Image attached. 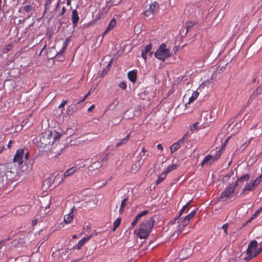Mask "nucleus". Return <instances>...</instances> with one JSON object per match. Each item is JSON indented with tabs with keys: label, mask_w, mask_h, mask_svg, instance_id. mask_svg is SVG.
Here are the masks:
<instances>
[{
	"label": "nucleus",
	"mask_w": 262,
	"mask_h": 262,
	"mask_svg": "<svg viewBox=\"0 0 262 262\" xmlns=\"http://www.w3.org/2000/svg\"><path fill=\"white\" fill-rule=\"evenodd\" d=\"M154 224L155 220L151 217L143 221L139 225L137 235L141 239L146 238L149 235Z\"/></svg>",
	"instance_id": "nucleus-1"
},
{
	"label": "nucleus",
	"mask_w": 262,
	"mask_h": 262,
	"mask_svg": "<svg viewBox=\"0 0 262 262\" xmlns=\"http://www.w3.org/2000/svg\"><path fill=\"white\" fill-rule=\"evenodd\" d=\"M11 163L0 164V184L8 182L14 178L15 173L12 171Z\"/></svg>",
	"instance_id": "nucleus-2"
},
{
	"label": "nucleus",
	"mask_w": 262,
	"mask_h": 262,
	"mask_svg": "<svg viewBox=\"0 0 262 262\" xmlns=\"http://www.w3.org/2000/svg\"><path fill=\"white\" fill-rule=\"evenodd\" d=\"M257 247V242L256 241L253 240L250 242L246 250V256L245 257L246 261H250L252 258L256 257L262 252V246L261 245L258 249H256Z\"/></svg>",
	"instance_id": "nucleus-3"
},
{
	"label": "nucleus",
	"mask_w": 262,
	"mask_h": 262,
	"mask_svg": "<svg viewBox=\"0 0 262 262\" xmlns=\"http://www.w3.org/2000/svg\"><path fill=\"white\" fill-rule=\"evenodd\" d=\"M154 55L158 59L164 61L166 58L171 57V54L170 50L166 48L165 44L162 43L155 52Z\"/></svg>",
	"instance_id": "nucleus-4"
},
{
	"label": "nucleus",
	"mask_w": 262,
	"mask_h": 262,
	"mask_svg": "<svg viewBox=\"0 0 262 262\" xmlns=\"http://www.w3.org/2000/svg\"><path fill=\"white\" fill-rule=\"evenodd\" d=\"M237 194L234 191V187L232 184L227 186L224 190L221 193L219 200L226 201L230 199Z\"/></svg>",
	"instance_id": "nucleus-5"
},
{
	"label": "nucleus",
	"mask_w": 262,
	"mask_h": 262,
	"mask_svg": "<svg viewBox=\"0 0 262 262\" xmlns=\"http://www.w3.org/2000/svg\"><path fill=\"white\" fill-rule=\"evenodd\" d=\"M262 180V174L258 177L254 181L247 184L243 189V192H245L247 191H253L260 183Z\"/></svg>",
	"instance_id": "nucleus-6"
},
{
	"label": "nucleus",
	"mask_w": 262,
	"mask_h": 262,
	"mask_svg": "<svg viewBox=\"0 0 262 262\" xmlns=\"http://www.w3.org/2000/svg\"><path fill=\"white\" fill-rule=\"evenodd\" d=\"M25 148L18 149L13 158V162L17 163L18 165L21 166L24 163L23 157L25 154Z\"/></svg>",
	"instance_id": "nucleus-7"
},
{
	"label": "nucleus",
	"mask_w": 262,
	"mask_h": 262,
	"mask_svg": "<svg viewBox=\"0 0 262 262\" xmlns=\"http://www.w3.org/2000/svg\"><path fill=\"white\" fill-rule=\"evenodd\" d=\"M51 133H50L48 135L46 134V135L41 136L38 143V146L40 147H45L49 145L52 144L53 141H51Z\"/></svg>",
	"instance_id": "nucleus-8"
},
{
	"label": "nucleus",
	"mask_w": 262,
	"mask_h": 262,
	"mask_svg": "<svg viewBox=\"0 0 262 262\" xmlns=\"http://www.w3.org/2000/svg\"><path fill=\"white\" fill-rule=\"evenodd\" d=\"M222 150L219 149L216 151V153L214 157H213L212 155H208L206 156L203 159V161L202 162L201 165L203 166L204 165H205L206 164H210L212 162H213L214 161V160H217L220 158L222 154Z\"/></svg>",
	"instance_id": "nucleus-9"
},
{
	"label": "nucleus",
	"mask_w": 262,
	"mask_h": 262,
	"mask_svg": "<svg viewBox=\"0 0 262 262\" xmlns=\"http://www.w3.org/2000/svg\"><path fill=\"white\" fill-rule=\"evenodd\" d=\"M60 2L61 1L57 2L54 9L55 14L57 16H60L63 15L66 11V7L63 6L64 2L63 1L62 3Z\"/></svg>",
	"instance_id": "nucleus-10"
},
{
	"label": "nucleus",
	"mask_w": 262,
	"mask_h": 262,
	"mask_svg": "<svg viewBox=\"0 0 262 262\" xmlns=\"http://www.w3.org/2000/svg\"><path fill=\"white\" fill-rule=\"evenodd\" d=\"M186 137L187 136L185 135L182 139L174 143L170 146V149L171 154L178 150L181 147V146L185 143Z\"/></svg>",
	"instance_id": "nucleus-11"
},
{
	"label": "nucleus",
	"mask_w": 262,
	"mask_h": 262,
	"mask_svg": "<svg viewBox=\"0 0 262 262\" xmlns=\"http://www.w3.org/2000/svg\"><path fill=\"white\" fill-rule=\"evenodd\" d=\"M196 213V210H194L191 213L185 216L183 219H180V221H182V226L185 227L187 226L189 223L190 221L192 220L195 216Z\"/></svg>",
	"instance_id": "nucleus-12"
},
{
	"label": "nucleus",
	"mask_w": 262,
	"mask_h": 262,
	"mask_svg": "<svg viewBox=\"0 0 262 262\" xmlns=\"http://www.w3.org/2000/svg\"><path fill=\"white\" fill-rule=\"evenodd\" d=\"M159 4L157 3L156 1H155L151 4H150L149 6L146 8L144 12V14L147 16H150L151 15L153 14L156 8H158Z\"/></svg>",
	"instance_id": "nucleus-13"
},
{
	"label": "nucleus",
	"mask_w": 262,
	"mask_h": 262,
	"mask_svg": "<svg viewBox=\"0 0 262 262\" xmlns=\"http://www.w3.org/2000/svg\"><path fill=\"white\" fill-rule=\"evenodd\" d=\"M192 253V249L190 248H186L182 249L179 252V258L183 260L188 258Z\"/></svg>",
	"instance_id": "nucleus-14"
},
{
	"label": "nucleus",
	"mask_w": 262,
	"mask_h": 262,
	"mask_svg": "<svg viewBox=\"0 0 262 262\" xmlns=\"http://www.w3.org/2000/svg\"><path fill=\"white\" fill-rule=\"evenodd\" d=\"M151 50L152 45L148 44L145 46L144 50L142 51L141 55L145 62L146 61L147 54H148L150 57L152 56V52L151 51Z\"/></svg>",
	"instance_id": "nucleus-15"
},
{
	"label": "nucleus",
	"mask_w": 262,
	"mask_h": 262,
	"mask_svg": "<svg viewBox=\"0 0 262 262\" xmlns=\"http://www.w3.org/2000/svg\"><path fill=\"white\" fill-rule=\"evenodd\" d=\"M148 213V211H147V210H143V211H142L140 212L135 216V219H134V220L132 222V223H131L132 226V227L135 226L137 224L138 222L140 220V219L142 217L146 215Z\"/></svg>",
	"instance_id": "nucleus-16"
},
{
	"label": "nucleus",
	"mask_w": 262,
	"mask_h": 262,
	"mask_svg": "<svg viewBox=\"0 0 262 262\" xmlns=\"http://www.w3.org/2000/svg\"><path fill=\"white\" fill-rule=\"evenodd\" d=\"M78 169V167L76 166L68 169L64 172L63 177L66 178L73 175Z\"/></svg>",
	"instance_id": "nucleus-17"
},
{
	"label": "nucleus",
	"mask_w": 262,
	"mask_h": 262,
	"mask_svg": "<svg viewBox=\"0 0 262 262\" xmlns=\"http://www.w3.org/2000/svg\"><path fill=\"white\" fill-rule=\"evenodd\" d=\"M92 236V235H90L88 237H83L82 239H81L78 242L76 245L74 247V248L77 249L78 250L80 249L81 247L83 246V245L85 244V243L88 241L91 238Z\"/></svg>",
	"instance_id": "nucleus-18"
},
{
	"label": "nucleus",
	"mask_w": 262,
	"mask_h": 262,
	"mask_svg": "<svg viewBox=\"0 0 262 262\" xmlns=\"http://www.w3.org/2000/svg\"><path fill=\"white\" fill-rule=\"evenodd\" d=\"M116 25V19L114 18L112 19L111 21L110 22L108 25L107 26L106 29L103 32V36L106 34L108 32H110L112 29H113Z\"/></svg>",
	"instance_id": "nucleus-19"
},
{
	"label": "nucleus",
	"mask_w": 262,
	"mask_h": 262,
	"mask_svg": "<svg viewBox=\"0 0 262 262\" xmlns=\"http://www.w3.org/2000/svg\"><path fill=\"white\" fill-rule=\"evenodd\" d=\"M137 72L136 70H133L128 72L127 76L129 80L133 83H135L137 80Z\"/></svg>",
	"instance_id": "nucleus-20"
},
{
	"label": "nucleus",
	"mask_w": 262,
	"mask_h": 262,
	"mask_svg": "<svg viewBox=\"0 0 262 262\" xmlns=\"http://www.w3.org/2000/svg\"><path fill=\"white\" fill-rule=\"evenodd\" d=\"M79 20L78 13L76 10H74L72 12V21L74 25H76Z\"/></svg>",
	"instance_id": "nucleus-21"
},
{
	"label": "nucleus",
	"mask_w": 262,
	"mask_h": 262,
	"mask_svg": "<svg viewBox=\"0 0 262 262\" xmlns=\"http://www.w3.org/2000/svg\"><path fill=\"white\" fill-rule=\"evenodd\" d=\"M130 136V134L129 133L127 134L124 138L121 139V140H119L116 144V146L119 147L122 145L126 144L128 142Z\"/></svg>",
	"instance_id": "nucleus-22"
},
{
	"label": "nucleus",
	"mask_w": 262,
	"mask_h": 262,
	"mask_svg": "<svg viewBox=\"0 0 262 262\" xmlns=\"http://www.w3.org/2000/svg\"><path fill=\"white\" fill-rule=\"evenodd\" d=\"M144 160L142 159L141 158H140L139 160H138L134 165L132 169L133 170L138 171L141 165L143 164Z\"/></svg>",
	"instance_id": "nucleus-23"
},
{
	"label": "nucleus",
	"mask_w": 262,
	"mask_h": 262,
	"mask_svg": "<svg viewBox=\"0 0 262 262\" xmlns=\"http://www.w3.org/2000/svg\"><path fill=\"white\" fill-rule=\"evenodd\" d=\"M73 218L74 215L73 214V212L71 211V213L66 215L64 216V221L66 223V224H70L73 221Z\"/></svg>",
	"instance_id": "nucleus-24"
},
{
	"label": "nucleus",
	"mask_w": 262,
	"mask_h": 262,
	"mask_svg": "<svg viewBox=\"0 0 262 262\" xmlns=\"http://www.w3.org/2000/svg\"><path fill=\"white\" fill-rule=\"evenodd\" d=\"M199 93L195 91L193 92L192 96L189 98V101L188 102V104L192 103L199 96Z\"/></svg>",
	"instance_id": "nucleus-25"
},
{
	"label": "nucleus",
	"mask_w": 262,
	"mask_h": 262,
	"mask_svg": "<svg viewBox=\"0 0 262 262\" xmlns=\"http://www.w3.org/2000/svg\"><path fill=\"white\" fill-rule=\"evenodd\" d=\"M167 173H166L165 171L163 172L162 174H161L157 180L156 181V184L158 185L160 183H161L166 178Z\"/></svg>",
	"instance_id": "nucleus-26"
},
{
	"label": "nucleus",
	"mask_w": 262,
	"mask_h": 262,
	"mask_svg": "<svg viewBox=\"0 0 262 262\" xmlns=\"http://www.w3.org/2000/svg\"><path fill=\"white\" fill-rule=\"evenodd\" d=\"M178 166H179V165H178V164H172V165H169L167 167L165 172L166 173H168L169 172H171V171L176 169L178 167Z\"/></svg>",
	"instance_id": "nucleus-27"
},
{
	"label": "nucleus",
	"mask_w": 262,
	"mask_h": 262,
	"mask_svg": "<svg viewBox=\"0 0 262 262\" xmlns=\"http://www.w3.org/2000/svg\"><path fill=\"white\" fill-rule=\"evenodd\" d=\"M262 92V87L258 86L255 90L254 91L253 94L251 96V98L252 97H255L256 96L261 94Z\"/></svg>",
	"instance_id": "nucleus-28"
},
{
	"label": "nucleus",
	"mask_w": 262,
	"mask_h": 262,
	"mask_svg": "<svg viewBox=\"0 0 262 262\" xmlns=\"http://www.w3.org/2000/svg\"><path fill=\"white\" fill-rule=\"evenodd\" d=\"M121 223V219L120 218H118L116 219L114 222V227L113 228V231H115L117 228L120 226Z\"/></svg>",
	"instance_id": "nucleus-29"
},
{
	"label": "nucleus",
	"mask_w": 262,
	"mask_h": 262,
	"mask_svg": "<svg viewBox=\"0 0 262 262\" xmlns=\"http://www.w3.org/2000/svg\"><path fill=\"white\" fill-rule=\"evenodd\" d=\"M189 204V202H188L186 205L183 206V207L181 208V209L180 210L179 212V216L177 219L179 218L185 211V210L187 209L188 206Z\"/></svg>",
	"instance_id": "nucleus-30"
},
{
	"label": "nucleus",
	"mask_w": 262,
	"mask_h": 262,
	"mask_svg": "<svg viewBox=\"0 0 262 262\" xmlns=\"http://www.w3.org/2000/svg\"><path fill=\"white\" fill-rule=\"evenodd\" d=\"M111 1L106 2V6L103 9V10L102 11V13H106V12H107L109 10L110 7L112 5V4H111Z\"/></svg>",
	"instance_id": "nucleus-31"
},
{
	"label": "nucleus",
	"mask_w": 262,
	"mask_h": 262,
	"mask_svg": "<svg viewBox=\"0 0 262 262\" xmlns=\"http://www.w3.org/2000/svg\"><path fill=\"white\" fill-rule=\"evenodd\" d=\"M250 176L249 174H246L243 176H241L239 179L241 182L248 181L250 179Z\"/></svg>",
	"instance_id": "nucleus-32"
},
{
	"label": "nucleus",
	"mask_w": 262,
	"mask_h": 262,
	"mask_svg": "<svg viewBox=\"0 0 262 262\" xmlns=\"http://www.w3.org/2000/svg\"><path fill=\"white\" fill-rule=\"evenodd\" d=\"M127 201H128V199L127 198H124L122 201L121 203L120 208V212H121L123 210V209L125 206L126 203Z\"/></svg>",
	"instance_id": "nucleus-33"
},
{
	"label": "nucleus",
	"mask_w": 262,
	"mask_h": 262,
	"mask_svg": "<svg viewBox=\"0 0 262 262\" xmlns=\"http://www.w3.org/2000/svg\"><path fill=\"white\" fill-rule=\"evenodd\" d=\"M261 210H262V207L256 211L255 213L251 217L249 222H250L251 220H252L253 219L255 218L260 213V212L261 211Z\"/></svg>",
	"instance_id": "nucleus-34"
},
{
	"label": "nucleus",
	"mask_w": 262,
	"mask_h": 262,
	"mask_svg": "<svg viewBox=\"0 0 262 262\" xmlns=\"http://www.w3.org/2000/svg\"><path fill=\"white\" fill-rule=\"evenodd\" d=\"M199 123L198 122H195L191 127V130L192 131H193L194 129L198 130L199 129Z\"/></svg>",
	"instance_id": "nucleus-35"
},
{
	"label": "nucleus",
	"mask_w": 262,
	"mask_h": 262,
	"mask_svg": "<svg viewBox=\"0 0 262 262\" xmlns=\"http://www.w3.org/2000/svg\"><path fill=\"white\" fill-rule=\"evenodd\" d=\"M228 224H225L222 226V228L223 229L224 232L226 235L228 234Z\"/></svg>",
	"instance_id": "nucleus-36"
},
{
	"label": "nucleus",
	"mask_w": 262,
	"mask_h": 262,
	"mask_svg": "<svg viewBox=\"0 0 262 262\" xmlns=\"http://www.w3.org/2000/svg\"><path fill=\"white\" fill-rule=\"evenodd\" d=\"M69 42H70V39H69V38H67L65 40V41H64V42L63 43V47H62V49L63 50H64V49L66 50V49L69 43Z\"/></svg>",
	"instance_id": "nucleus-37"
},
{
	"label": "nucleus",
	"mask_w": 262,
	"mask_h": 262,
	"mask_svg": "<svg viewBox=\"0 0 262 262\" xmlns=\"http://www.w3.org/2000/svg\"><path fill=\"white\" fill-rule=\"evenodd\" d=\"M32 9V7L31 5H27L24 7V10L27 12H30Z\"/></svg>",
	"instance_id": "nucleus-38"
},
{
	"label": "nucleus",
	"mask_w": 262,
	"mask_h": 262,
	"mask_svg": "<svg viewBox=\"0 0 262 262\" xmlns=\"http://www.w3.org/2000/svg\"><path fill=\"white\" fill-rule=\"evenodd\" d=\"M119 86L120 88H121L122 90H125L126 89L127 85L125 82H122L119 84Z\"/></svg>",
	"instance_id": "nucleus-39"
},
{
	"label": "nucleus",
	"mask_w": 262,
	"mask_h": 262,
	"mask_svg": "<svg viewBox=\"0 0 262 262\" xmlns=\"http://www.w3.org/2000/svg\"><path fill=\"white\" fill-rule=\"evenodd\" d=\"M239 182H241V180H239V179L238 178L235 182L234 184H232V186H233L234 187V191H235V189L239 185Z\"/></svg>",
	"instance_id": "nucleus-40"
},
{
	"label": "nucleus",
	"mask_w": 262,
	"mask_h": 262,
	"mask_svg": "<svg viewBox=\"0 0 262 262\" xmlns=\"http://www.w3.org/2000/svg\"><path fill=\"white\" fill-rule=\"evenodd\" d=\"M12 46L11 43L7 45L5 48H4V50L6 51V52H8L9 51H10L11 49H12Z\"/></svg>",
	"instance_id": "nucleus-41"
},
{
	"label": "nucleus",
	"mask_w": 262,
	"mask_h": 262,
	"mask_svg": "<svg viewBox=\"0 0 262 262\" xmlns=\"http://www.w3.org/2000/svg\"><path fill=\"white\" fill-rule=\"evenodd\" d=\"M67 103V101L66 100H62V101L61 102V103H60V104L58 106V108H63L64 106H65V105Z\"/></svg>",
	"instance_id": "nucleus-42"
},
{
	"label": "nucleus",
	"mask_w": 262,
	"mask_h": 262,
	"mask_svg": "<svg viewBox=\"0 0 262 262\" xmlns=\"http://www.w3.org/2000/svg\"><path fill=\"white\" fill-rule=\"evenodd\" d=\"M25 158L26 160H28L30 158V152L29 151H27V152H25Z\"/></svg>",
	"instance_id": "nucleus-43"
},
{
	"label": "nucleus",
	"mask_w": 262,
	"mask_h": 262,
	"mask_svg": "<svg viewBox=\"0 0 262 262\" xmlns=\"http://www.w3.org/2000/svg\"><path fill=\"white\" fill-rule=\"evenodd\" d=\"M51 3V1H47V3L45 5V9L46 10L49 9V6Z\"/></svg>",
	"instance_id": "nucleus-44"
},
{
	"label": "nucleus",
	"mask_w": 262,
	"mask_h": 262,
	"mask_svg": "<svg viewBox=\"0 0 262 262\" xmlns=\"http://www.w3.org/2000/svg\"><path fill=\"white\" fill-rule=\"evenodd\" d=\"M9 239H10V238H9V237H8V238H6V239H4V240L2 241L1 242H0V249L2 248V246H1V245H2L4 243H5V242H6V241H9Z\"/></svg>",
	"instance_id": "nucleus-45"
},
{
	"label": "nucleus",
	"mask_w": 262,
	"mask_h": 262,
	"mask_svg": "<svg viewBox=\"0 0 262 262\" xmlns=\"http://www.w3.org/2000/svg\"><path fill=\"white\" fill-rule=\"evenodd\" d=\"M95 108V105L94 104L92 105L90 107L88 108V111L90 112L92 111Z\"/></svg>",
	"instance_id": "nucleus-46"
},
{
	"label": "nucleus",
	"mask_w": 262,
	"mask_h": 262,
	"mask_svg": "<svg viewBox=\"0 0 262 262\" xmlns=\"http://www.w3.org/2000/svg\"><path fill=\"white\" fill-rule=\"evenodd\" d=\"M194 25V24L191 21H189L187 23V27L189 28L192 27Z\"/></svg>",
	"instance_id": "nucleus-47"
},
{
	"label": "nucleus",
	"mask_w": 262,
	"mask_h": 262,
	"mask_svg": "<svg viewBox=\"0 0 262 262\" xmlns=\"http://www.w3.org/2000/svg\"><path fill=\"white\" fill-rule=\"evenodd\" d=\"M141 152L143 153V156H144L145 153L147 152V150L144 147H143L141 149Z\"/></svg>",
	"instance_id": "nucleus-48"
},
{
	"label": "nucleus",
	"mask_w": 262,
	"mask_h": 262,
	"mask_svg": "<svg viewBox=\"0 0 262 262\" xmlns=\"http://www.w3.org/2000/svg\"><path fill=\"white\" fill-rule=\"evenodd\" d=\"M157 148L159 149H160L161 150H163V147L162 145L161 144H158L157 145Z\"/></svg>",
	"instance_id": "nucleus-49"
},
{
	"label": "nucleus",
	"mask_w": 262,
	"mask_h": 262,
	"mask_svg": "<svg viewBox=\"0 0 262 262\" xmlns=\"http://www.w3.org/2000/svg\"><path fill=\"white\" fill-rule=\"evenodd\" d=\"M86 98L83 97L81 100L79 101V102L78 103V104H80L81 102H84Z\"/></svg>",
	"instance_id": "nucleus-50"
},
{
	"label": "nucleus",
	"mask_w": 262,
	"mask_h": 262,
	"mask_svg": "<svg viewBox=\"0 0 262 262\" xmlns=\"http://www.w3.org/2000/svg\"><path fill=\"white\" fill-rule=\"evenodd\" d=\"M93 164H97V165L96 166V168H98L99 166H100V164H99V162H95V163H93Z\"/></svg>",
	"instance_id": "nucleus-51"
},
{
	"label": "nucleus",
	"mask_w": 262,
	"mask_h": 262,
	"mask_svg": "<svg viewBox=\"0 0 262 262\" xmlns=\"http://www.w3.org/2000/svg\"><path fill=\"white\" fill-rule=\"evenodd\" d=\"M11 143H12V141H10L9 142V143H8V145H7V146H8V148H10V144H11Z\"/></svg>",
	"instance_id": "nucleus-52"
},
{
	"label": "nucleus",
	"mask_w": 262,
	"mask_h": 262,
	"mask_svg": "<svg viewBox=\"0 0 262 262\" xmlns=\"http://www.w3.org/2000/svg\"><path fill=\"white\" fill-rule=\"evenodd\" d=\"M229 137H228V138L226 139V140L225 141V143H224V144H226V143L228 142V140H229Z\"/></svg>",
	"instance_id": "nucleus-53"
},
{
	"label": "nucleus",
	"mask_w": 262,
	"mask_h": 262,
	"mask_svg": "<svg viewBox=\"0 0 262 262\" xmlns=\"http://www.w3.org/2000/svg\"><path fill=\"white\" fill-rule=\"evenodd\" d=\"M71 1H67V4L68 5H70L71 4Z\"/></svg>",
	"instance_id": "nucleus-54"
},
{
	"label": "nucleus",
	"mask_w": 262,
	"mask_h": 262,
	"mask_svg": "<svg viewBox=\"0 0 262 262\" xmlns=\"http://www.w3.org/2000/svg\"><path fill=\"white\" fill-rule=\"evenodd\" d=\"M89 95L88 94H86L84 96V97L85 98H86H86L89 97Z\"/></svg>",
	"instance_id": "nucleus-55"
},
{
	"label": "nucleus",
	"mask_w": 262,
	"mask_h": 262,
	"mask_svg": "<svg viewBox=\"0 0 262 262\" xmlns=\"http://www.w3.org/2000/svg\"><path fill=\"white\" fill-rule=\"evenodd\" d=\"M133 117V115H131V116H127V119H130V118H132Z\"/></svg>",
	"instance_id": "nucleus-56"
},
{
	"label": "nucleus",
	"mask_w": 262,
	"mask_h": 262,
	"mask_svg": "<svg viewBox=\"0 0 262 262\" xmlns=\"http://www.w3.org/2000/svg\"><path fill=\"white\" fill-rule=\"evenodd\" d=\"M77 235H73V238H77Z\"/></svg>",
	"instance_id": "nucleus-57"
},
{
	"label": "nucleus",
	"mask_w": 262,
	"mask_h": 262,
	"mask_svg": "<svg viewBox=\"0 0 262 262\" xmlns=\"http://www.w3.org/2000/svg\"><path fill=\"white\" fill-rule=\"evenodd\" d=\"M91 93V90L89 91V92L87 93L89 95H90Z\"/></svg>",
	"instance_id": "nucleus-58"
},
{
	"label": "nucleus",
	"mask_w": 262,
	"mask_h": 262,
	"mask_svg": "<svg viewBox=\"0 0 262 262\" xmlns=\"http://www.w3.org/2000/svg\"><path fill=\"white\" fill-rule=\"evenodd\" d=\"M33 224H34L36 223V222L35 221H33V222H32Z\"/></svg>",
	"instance_id": "nucleus-59"
},
{
	"label": "nucleus",
	"mask_w": 262,
	"mask_h": 262,
	"mask_svg": "<svg viewBox=\"0 0 262 262\" xmlns=\"http://www.w3.org/2000/svg\"><path fill=\"white\" fill-rule=\"evenodd\" d=\"M128 112H129V110L126 111V112H125V114H126Z\"/></svg>",
	"instance_id": "nucleus-60"
},
{
	"label": "nucleus",
	"mask_w": 262,
	"mask_h": 262,
	"mask_svg": "<svg viewBox=\"0 0 262 262\" xmlns=\"http://www.w3.org/2000/svg\"><path fill=\"white\" fill-rule=\"evenodd\" d=\"M10 61H8V62H7V64H10Z\"/></svg>",
	"instance_id": "nucleus-61"
},
{
	"label": "nucleus",
	"mask_w": 262,
	"mask_h": 262,
	"mask_svg": "<svg viewBox=\"0 0 262 262\" xmlns=\"http://www.w3.org/2000/svg\"><path fill=\"white\" fill-rule=\"evenodd\" d=\"M103 74H104V73L102 72V73H101L102 76H103Z\"/></svg>",
	"instance_id": "nucleus-62"
},
{
	"label": "nucleus",
	"mask_w": 262,
	"mask_h": 262,
	"mask_svg": "<svg viewBox=\"0 0 262 262\" xmlns=\"http://www.w3.org/2000/svg\"><path fill=\"white\" fill-rule=\"evenodd\" d=\"M103 74H104V73L102 72V73H101L102 76H103Z\"/></svg>",
	"instance_id": "nucleus-63"
},
{
	"label": "nucleus",
	"mask_w": 262,
	"mask_h": 262,
	"mask_svg": "<svg viewBox=\"0 0 262 262\" xmlns=\"http://www.w3.org/2000/svg\"><path fill=\"white\" fill-rule=\"evenodd\" d=\"M1 152H2V150H0V154L1 153Z\"/></svg>",
	"instance_id": "nucleus-64"
}]
</instances>
